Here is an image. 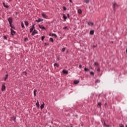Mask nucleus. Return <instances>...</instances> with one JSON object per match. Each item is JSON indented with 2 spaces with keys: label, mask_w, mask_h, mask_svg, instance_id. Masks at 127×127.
I'll list each match as a JSON object with an SVG mask.
<instances>
[{
  "label": "nucleus",
  "mask_w": 127,
  "mask_h": 127,
  "mask_svg": "<svg viewBox=\"0 0 127 127\" xmlns=\"http://www.w3.org/2000/svg\"><path fill=\"white\" fill-rule=\"evenodd\" d=\"M67 29V27H65L63 28V29Z\"/></svg>",
  "instance_id": "45"
},
{
  "label": "nucleus",
  "mask_w": 127,
  "mask_h": 127,
  "mask_svg": "<svg viewBox=\"0 0 127 127\" xmlns=\"http://www.w3.org/2000/svg\"><path fill=\"white\" fill-rule=\"evenodd\" d=\"M66 50V48H63L62 49V52H65V51Z\"/></svg>",
  "instance_id": "34"
},
{
  "label": "nucleus",
  "mask_w": 127,
  "mask_h": 127,
  "mask_svg": "<svg viewBox=\"0 0 127 127\" xmlns=\"http://www.w3.org/2000/svg\"><path fill=\"white\" fill-rule=\"evenodd\" d=\"M7 78H8V75L6 74L5 76L4 77V81H6V79H7Z\"/></svg>",
  "instance_id": "20"
},
{
  "label": "nucleus",
  "mask_w": 127,
  "mask_h": 127,
  "mask_svg": "<svg viewBox=\"0 0 127 127\" xmlns=\"http://www.w3.org/2000/svg\"><path fill=\"white\" fill-rule=\"evenodd\" d=\"M94 32H95V31H94V30H92L90 31V35H93Z\"/></svg>",
  "instance_id": "12"
},
{
  "label": "nucleus",
  "mask_w": 127,
  "mask_h": 127,
  "mask_svg": "<svg viewBox=\"0 0 127 127\" xmlns=\"http://www.w3.org/2000/svg\"><path fill=\"white\" fill-rule=\"evenodd\" d=\"M23 74L25 76H27V72H26V71H23Z\"/></svg>",
  "instance_id": "30"
},
{
  "label": "nucleus",
  "mask_w": 127,
  "mask_h": 127,
  "mask_svg": "<svg viewBox=\"0 0 127 127\" xmlns=\"http://www.w3.org/2000/svg\"><path fill=\"white\" fill-rule=\"evenodd\" d=\"M91 69H93V68L91 67Z\"/></svg>",
  "instance_id": "57"
},
{
  "label": "nucleus",
  "mask_w": 127,
  "mask_h": 127,
  "mask_svg": "<svg viewBox=\"0 0 127 127\" xmlns=\"http://www.w3.org/2000/svg\"><path fill=\"white\" fill-rule=\"evenodd\" d=\"M55 64H57V63H55Z\"/></svg>",
  "instance_id": "58"
},
{
  "label": "nucleus",
  "mask_w": 127,
  "mask_h": 127,
  "mask_svg": "<svg viewBox=\"0 0 127 127\" xmlns=\"http://www.w3.org/2000/svg\"><path fill=\"white\" fill-rule=\"evenodd\" d=\"M21 26H22V28H25L24 27V24L23 23V22H21Z\"/></svg>",
  "instance_id": "19"
},
{
  "label": "nucleus",
  "mask_w": 127,
  "mask_h": 127,
  "mask_svg": "<svg viewBox=\"0 0 127 127\" xmlns=\"http://www.w3.org/2000/svg\"><path fill=\"white\" fill-rule=\"evenodd\" d=\"M36 22H41V21H43V19L39 18V19L36 20Z\"/></svg>",
  "instance_id": "8"
},
{
  "label": "nucleus",
  "mask_w": 127,
  "mask_h": 127,
  "mask_svg": "<svg viewBox=\"0 0 127 127\" xmlns=\"http://www.w3.org/2000/svg\"><path fill=\"white\" fill-rule=\"evenodd\" d=\"M95 65H98V64H95Z\"/></svg>",
  "instance_id": "55"
},
{
  "label": "nucleus",
  "mask_w": 127,
  "mask_h": 127,
  "mask_svg": "<svg viewBox=\"0 0 127 127\" xmlns=\"http://www.w3.org/2000/svg\"><path fill=\"white\" fill-rule=\"evenodd\" d=\"M39 27L40 28H41V29H44V30H45V29H46L45 27L42 25H39Z\"/></svg>",
  "instance_id": "9"
},
{
  "label": "nucleus",
  "mask_w": 127,
  "mask_h": 127,
  "mask_svg": "<svg viewBox=\"0 0 127 127\" xmlns=\"http://www.w3.org/2000/svg\"><path fill=\"white\" fill-rule=\"evenodd\" d=\"M87 24H88L90 26H93L94 25V23L91 22H86Z\"/></svg>",
  "instance_id": "4"
},
{
  "label": "nucleus",
  "mask_w": 127,
  "mask_h": 127,
  "mask_svg": "<svg viewBox=\"0 0 127 127\" xmlns=\"http://www.w3.org/2000/svg\"><path fill=\"white\" fill-rule=\"evenodd\" d=\"M101 106H102V103L101 102H99L98 103L97 107H99V108H101Z\"/></svg>",
  "instance_id": "23"
},
{
  "label": "nucleus",
  "mask_w": 127,
  "mask_h": 127,
  "mask_svg": "<svg viewBox=\"0 0 127 127\" xmlns=\"http://www.w3.org/2000/svg\"><path fill=\"white\" fill-rule=\"evenodd\" d=\"M44 38H45V36H42L41 37L42 41H43L44 40Z\"/></svg>",
  "instance_id": "33"
},
{
  "label": "nucleus",
  "mask_w": 127,
  "mask_h": 127,
  "mask_svg": "<svg viewBox=\"0 0 127 127\" xmlns=\"http://www.w3.org/2000/svg\"><path fill=\"white\" fill-rule=\"evenodd\" d=\"M3 38L5 40H7V38L6 37V36H3Z\"/></svg>",
  "instance_id": "32"
},
{
  "label": "nucleus",
  "mask_w": 127,
  "mask_h": 127,
  "mask_svg": "<svg viewBox=\"0 0 127 127\" xmlns=\"http://www.w3.org/2000/svg\"><path fill=\"white\" fill-rule=\"evenodd\" d=\"M12 23H9V25H10V27H11L12 26Z\"/></svg>",
  "instance_id": "39"
},
{
  "label": "nucleus",
  "mask_w": 127,
  "mask_h": 127,
  "mask_svg": "<svg viewBox=\"0 0 127 127\" xmlns=\"http://www.w3.org/2000/svg\"><path fill=\"white\" fill-rule=\"evenodd\" d=\"M50 41H51V42H54V40H53V38H50Z\"/></svg>",
  "instance_id": "27"
},
{
  "label": "nucleus",
  "mask_w": 127,
  "mask_h": 127,
  "mask_svg": "<svg viewBox=\"0 0 127 127\" xmlns=\"http://www.w3.org/2000/svg\"><path fill=\"white\" fill-rule=\"evenodd\" d=\"M37 92V90L35 89L34 91V97H36V92Z\"/></svg>",
  "instance_id": "17"
},
{
  "label": "nucleus",
  "mask_w": 127,
  "mask_h": 127,
  "mask_svg": "<svg viewBox=\"0 0 127 127\" xmlns=\"http://www.w3.org/2000/svg\"><path fill=\"white\" fill-rule=\"evenodd\" d=\"M45 45H46V43H45Z\"/></svg>",
  "instance_id": "59"
},
{
  "label": "nucleus",
  "mask_w": 127,
  "mask_h": 127,
  "mask_svg": "<svg viewBox=\"0 0 127 127\" xmlns=\"http://www.w3.org/2000/svg\"><path fill=\"white\" fill-rule=\"evenodd\" d=\"M79 68H82V65L81 64L79 65Z\"/></svg>",
  "instance_id": "46"
},
{
  "label": "nucleus",
  "mask_w": 127,
  "mask_h": 127,
  "mask_svg": "<svg viewBox=\"0 0 127 127\" xmlns=\"http://www.w3.org/2000/svg\"><path fill=\"white\" fill-rule=\"evenodd\" d=\"M50 127H52L51 126H50Z\"/></svg>",
  "instance_id": "60"
},
{
  "label": "nucleus",
  "mask_w": 127,
  "mask_h": 127,
  "mask_svg": "<svg viewBox=\"0 0 127 127\" xmlns=\"http://www.w3.org/2000/svg\"><path fill=\"white\" fill-rule=\"evenodd\" d=\"M63 9H64V10H66L67 8H66V7L65 6H64L63 7Z\"/></svg>",
  "instance_id": "37"
},
{
  "label": "nucleus",
  "mask_w": 127,
  "mask_h": 127,
  "mask_svg": "<svg viewBox=\"0 0 127 127\" xmlns=\"http://www.w3.org/2000/svg\"><path fill=\"white\" fill-rule=\"evenodd\" d=\"M111 42H112V43H114V42H113V41H112Z\"/></svg>",
  "instance_id": "54"
},
{
  "label": "nucleus",
  "mask_w": 127,
  "mask_h": 127,
  "mask_svg": "<svg viewBox=\"0 0 127 127\" xmlns=\"http://www.w3.org/2000/svg\"><path fill=\"white\" fill-rule=\"evenodd\" d=\"M37 33L36 30H34L32 33V35L33 36L34 35H35V34H37Z\"/></svg>",
  "instance_id": "7"
},
{
  "label": "nucleus",
  "mask_w": 127,
  "mask_h": 127,
  "mask_svg": "<svg viewBox=\"0 0 127 127\" xmlns=\"http://www.w3.org/2000/svg\"><path fill=\"white\" fill-rule=\"evenodd\" d=\"M119 127H125V126H124L123 124H120V125H119Z\"/></svg>",
  "instance_id": "36"
},
{
  "label": "nucleus",
  "mask_w": 127,
  "mask_h": 127,
  "mask_svg": "<svg viewBox=\"0 0 127 127\" xmlns=\"http://www.w3.org/2000/svg\"><path fill=\"white\" fill-rule=\"evenodd\" d=\"M8 21L9 23H12V21H13L12 17H9L8 19Z\"/></svg>",
  "instance_id": "2"
},
{
  "label": "nucleus",
  "mask_w": 127,
  "mask_h": 127,
  "mask_svg": "<svg viewBox=\"0 0 127 127\" xmlns=\"http://www.w3.org/2000/svg\"><path fill=\"white\" fill-rule=\"evenodd\" d=\"M42 15L43 16V17H44L45 18H47V17H48V16H47V15H46V14H45V13H43L42 14Z\"/></svg>",
  "instance_id": "13"
},
{
  "label": "nucleus",
  "mask_w": 127,
  "mask_h": 127,
  "mask_svg": "<svg viewBox=\"0 0 127 127\" xmlns=\"http://www.w3.org/2000/svg\"><path fill=\"white\" fill-rule=\"evenodd\" d=\"M3 6L4 7H6V8H8L9 6L7 5H5V3L4 2L3 3Z\"/></svg>",
  "instance_id": "21"
},
{
  "label": "nucleus",
  "mask_w": 127,
  "mask_h": 127,
  "mask_svg": "<svg viewBox=\"0 0 127 127\" xmlns=\"http://www.w3.org/2000/svg\"><path fill=\"white\" fill-rule=\"evenodd\" d=\"M24 23H25V26H26V27H28V25L29 24V23H28V21H24Z\"/></svg>",
  "instance_id": "10"
},
{
  "label": "nucleus",
  "mask_w": 127,
  "mask_h": 127,
  "mask_svg": "<svg viewBox=\"0 0 127 127\" xmlns=\"http://www.w3.org/2000/svg\"><path fill=\"white\" fill-rule=\"evenodd\" d=\"M70 2H72V0H69Z\"/></svg>",
  "instance_id": "48"
},
{
  "label": "nucleus",
  "mask_w": 127,
  "mask_h": 127,
  "mask_svg": "<svg viewBox=\"0 0 127 127\" xmlns=\"http://www.w3.org/2000/svg\"><path fill=\"white\" fill-rule=\"evenodd\" d=\"M93 47L95 48L96 47H97V45H93Z\"/></svg>",
  "instance_id": "44"
},
{
  "label": "nucleus",
  "mask_w": 127,
  "mask_h": 127,
  "mask_svg": "<svg viewBox=\"0 0 127 127\" xmlns=\"http://www.w3.org/2000/svg\"><path fill=\"white\" fill-rule=\"evenodd\" d=\"M84 71H85V72H89V71H90V69H89L87 67H85L84 68Z\"/></svg>",
  "instance_id": "16"
},
{
  "label": "nucleus",
  "mask_w": 127,
  "mask_h": 127,
  "mask_svg": "<svg viewBox=\"0 0 127 127\" xmlns=\"http://www.w3.org/2000/svg\"><path fill=\"white\" fill-rule=\"evenodd\" d=\"M36 105L38 108H39V101H38V100H37Z\"/></svg>",
  "instance_id": "15"
},
{
  "label": "nucleus",
  "mask_w": 127,
  "mask_h": 127,
  "mask_svg": "<svg viewBox=\"0 0 127 127\" xmlns=\"http://www.w3.org/2000/svg\"><path fill=\"white\" fill-rule=\"evenodd\" d=\"M94 64H98V63H94Z\"/></svg>",
  "instance_id": "51"
},
{
  "label": "nucleus",
  "mask_w": 127,
  "mask_h": 127,
  "mask_svg": "<svg viewBox=\"0 0 127 127\" xmlns=\"http://www.w3.org/2000/svg\"><path fill=\"white\" fill-rule=\"evenodd\" d=\"M11 28H13V29H15V27H14L13 26H12Z\"/></svg>",
  "instance_id": "40"
},
{
  "label": "nucleus",
  "mask_w": 127,
  "mask_h": 127,
  "mask_svg": "<svg viewBox=\"0 0 127 127\" xmlns=\"http://www.w3.org/2000/svg\"><path fill=\"white\" fill-rule=\"evenodd\" d=\"M44 106H45V104H44V102L43 103V104H42L40 106L41 110H42L43 108H44Z\"/></svg>",
  "instance_id": "14"
},
{
  "label": "nucleus",
  "mask_w": 127,
  "mask_h": 127,
  "mask_svg": "<svg viewBox=\"0 0 127 127\" xmlns=\"http://www.w3.org/2000/svg\"><path fill=\"white\" fill-rule=\"evenodd\" d=\"M24 41H28V38H25Z\"/></svg>",
  "instance_id": "38"
},
{
  "label": "nucleus",
  "mask_w": 127,
  "mask_h": 127,
  "mask_svg": "<svg viewBox=\"0 0 127 127\" xmlns=\"http://www.w3.org/2000/svg\"><path fill=\"white\" fill-rule=\"evenodd\" d=\"M78 13H82V10L80 9H79L78 10Z\"/></svg>",
  "instance_id": "31"
},
{
  "label": "nucleus",
  "mask_w": 127,
  "mask_h": 127,
  "mask_svg": "<svg viewBox=\"0 0 127 127\" xmlns=\"http://www.w3.org/2000/svg\"><path fill=\"white\" fill-rule=\"evenodd\" d=\"M67 17L69 18V13H67Z\"/></svg>",
  "instance_id": "43"
},
{
  "label": "nucleus",
  "mask_w": 127,
  "mask_h": 127,
  "mask_svg": "<svg viewBox=\"0 0 127 127\" xmlns=\"http://www.w3.org/2000/svg\"><path fill=\"white\" fill-rule=\"evenodd\" d=\"M15 120H16V118L14 117H11V119H10V121H13V122H15Z\"/></svg>",
  "instance_id": "11"
},
{
  "label": "nucleus",
  "mask_w": 127,
  "mask_h": 127,
  "mask_svg": "<svg viewBox=\"0 0 127 127\" xmlns=\"http://www.w3.org/2000/svg\"><path fill=\"white\" fill-rule=\"evenodd\" d=\"M10 31H11V35L12 36L14 35L15 34V31H14L12 29H10Z\"/></svg>",
  "instance_id": "6"
},
{
  "label": "nucleus",
  "mask_w": 127,
  "mask_h": 127,
  "mask_svg": "<svg viewBox=\"0 0 127 127\" xmlns=\"http://www.w3.org/2000/svg\"><path fill=\"white\" fill-rule=\"evenodd\" d=\"M63 74H66V75H68V70L64 69L63 70Z\"/></svg>",
  "instance_id": "3"
},
{
  "label": "nucleus",
  "mask_w": 127,
  "mask_h": 127,
  "mask_svg": "<svg viewBox=\"0 0 127 127\" xmlns=\"http://www.w3.org/2000/svg\"><path fill=\"white\" fill-rule=\"evenodd\" d=\"M126 127H127V125L126 126Z\"/></svg>",
  "instance_id": "56"
},
{
  "label": "nucleus",
  "mask_w": 127,
  "mask_h": 127,
  "mask_svg": "<svg viewBox=\"0 0 127 127\" xmlns=\"http://www.w3.org/2000/svg\"><path fill=\"white\" fill-rule=\"evenodd\" d=\"M53 66H54V67H56V66L57 67H59V64H54Z\"/></svg>",
  "instance_id": "28"
},
{
  "label": "nucleus",
  "mask_w": 127,
  "mask_h": 127,
  "mask_svg": "<svg viewBox=\"0 0 127 127\" xmlns=\"http://www.w3.org/2000/svg\"><path fill=\"white\" fill-rule=\"evenodd\" d=\"M106 105H108V103L106 102L105 104V106H106Z\"/></svg>",
  "instance_id": "47"
},
{
  "label": "nucleus",
  "mask_w": 127,
  "mask_h": 127,
  "mask_svg": "<svg viewBox=\"0 0 127 127\" xmlns=\"http://www.w3.org/2000/svg\"><path fill=\"white\" fill-rule=\"evenodd\" d=\"M104 125H105V126H106V127H110V126L106 125V123H105V122H104Z\"/></svg>",
  "instance_id": "42"
},
{
  "label": "nucleus",
  "mask_w": 127,
  "mask_h": 127,
  "mask_svg": "<svg viewBox=\"0 0 127 127\" xmlns=\"http://www.w3.org/2000/svg\"><path fill=\"white\" fill-rule=\"evenodd\" d=\"M79 80H74V83L75 85L77 84H79Z\"/></svg>",
  "instance_id": "22"
},
{
  "label": "nucleus",
  "mask_w": 127,
  "mask_h": 127,
  "mask_svg": "<svg viewBox=\"0 0 127 127\" xmlns=\"http://www.w3.org/2000/svg\"><path fill=\"white\" fill-rule=\"evenodd\" d=\"M34 25H35V24H34L33 25L32 28H31L30 29V33H31V32H32V31H33V29H34V28H35Z\"/></svg>",
  "instance_id": "5"
},
{
  "label": "nucleus",
  "mask_w": 127,
  "mask_h": 127,
  "mask_svg": "<svg viewBox=\"0 0 127 127\" xmlns=\"http://www.w3.org/2000/svg\"><path fill=\"white\" fill-rule=\"evenodd\" d=\"M84 1L86 3H89V2H90V0H84Z\"/></svg>",
  "instance_id": "24"
},
{
  "label": "nucleus",
  "mask_w": 127,
  "mask_h": 127,
  "mask_svg": "<svg viewBox=\"0 0 127 127\" xmlns=\"http://www.w3.org/2000/svg\"><path fill=\"white\" fill-rule=\"evenodd\" d=\"M63 18L64 19V20H65V19H67V17L66 16V15H65V14H63Z\"/></svg>",
  "instance_id": "18"
},
{
  "label": "nucleus",
  "mask_w": 127,
  "mask_h": 127,
  "mask_svg": "<svg viewBox=\"0 0 127 127\" xmlns=\"http://www.w3.org/2000/svg\"><path fill=\"white\" fill-rule=\"evenodd\" d=\"M9 1H11V0H9Z\"/></svg>",
  "instance_id": "53"
},
{
  "label": "nucleus",
  "mask_w": 127,
  "mask_h": 127,
  "mask_svg": "<svg viewBox=\"0 0 127 127\" xmlns=\"http://www.w3.org/2000/svg\"><path fill=\"white\" fill-rule=\"evenodd\" d=\"M95 83H100V80L99 79H97L95 81Z\"/></svg>",
  "instance_id": "35"
},
{
  "label": "nucleus",
  "mask_w": 127,
  "mask_h": 127,
  "mask_svg": "<svg viewBox=\"0 0 127 127\" xmlns=\"http://www.w3.org/2000/svg\"><path fill=\"white\" fill-rule=\"evenodd\" d=\"M76 118H78V115H75Z\"/></svg>",
  "instance_id": "49"
},
{
  "label": "nucleus",
  "mask_w": 127,
  "mask_h": 127,
  "mask_svg": "<svg viewBox=\"0 0 127 127\" xmlns=\"http://www.w3.org/2000/svg\"><path fill=\"white\" fill-rule=\"evenodd\" d=\"M117 5V4L116 3H113V9L115 10V7Z\"/></svg>",
  "instance_id": "29"
},
{
  "label": "nucleus",
  "mask_w": 127,
  "mask_h": 127,
  "mask_svg": "<svg viewBox=\"0 0 127 127\" xmlns=\"http://www.w3.org/2000/svg\"><path fill=\"white\" fill-rule=\"evenodd\" d=\"M90 74L91 75V76H94L95 75V73L93 71H91Z\"/></svg>",
  "instance_id": "26"
},
{
  "label": "nucleus",
  "mask_w": 127,
  "mask_h": 127,
  "mask_svg": "<svg viewBox=\"0 0 127 127\" xmlns=\"http://www.w3.org/2000/svg\"><path fill=\"white\" fill-rule=\"evenodd\" d=\"M97 71H98V72H100V71H101V69H100V68H98L97 69Z\"/></svg>",
  "instance_id": "41"
},
{
  "label": "nucleus",
  "mask_w": 127,
  "mask_h": 127,
  "mask_svg": "<svg viewBox=\"0 0 127 127\" xmlns=\"http://www.w3.org/2000/svg\"><path fill=\"white\" fill-rule=\"evenodd\" d=\"M126 53H127V49H126Z\"/></svg>",
  "instance_id": "52"
},
{
  "label": "nucleus",
  "mask_w": 127,
  "mask_h": 127,
  "mask_svg": "<svg viewBox=\"0 0 127 127\" xmlns=\"http://www.w3.org/2000/svg\"><path fill=\"white\" fill-rule=\"evenodd\" d=\"M5 83H3L1 86V91L2 92H3V91H4V90H5Z\"/></svg>",
  "instance_id": "1"
},
{
  "label": "nucleus",
  "mask_w": 127,
  "mask_h": 127,
  "mask_svg": "<svg viewBox=\"0 0 127 127\" xmlns=\"http://www.w3.org/2000/svg\"><path fill=\"white\" fill-rule=\"evenodd\" d=\"M49 36H52V35H51V34H49Z\"/></svg>",
  "instance_id": "50"
},
{
  "label": "nucleus",
  "mask_w": 127,
  "mask_h": 127,
  "mask_svg": "<svg viewBox=\"0 0 127 127\" xmlns=\"http://www.w3.org/2000/svg\"><path fill=\"white\" fill-rule=\"evenodd\" d=\"M52 36H55V38H57V35L56 34H52Z\"/></svg>",
  "instance_id": "25"
}]
</instances>
